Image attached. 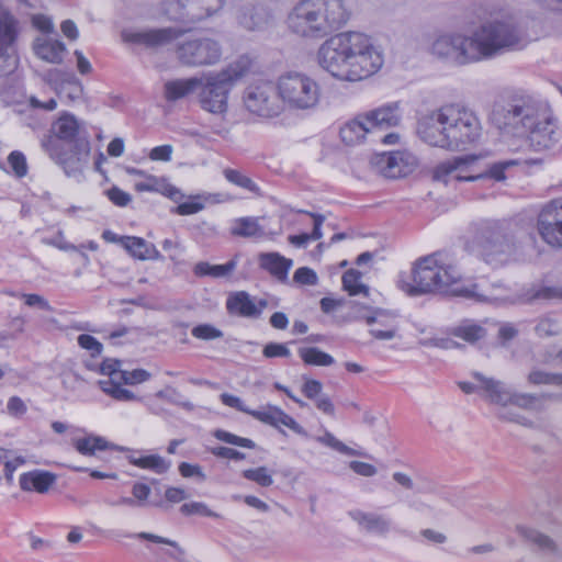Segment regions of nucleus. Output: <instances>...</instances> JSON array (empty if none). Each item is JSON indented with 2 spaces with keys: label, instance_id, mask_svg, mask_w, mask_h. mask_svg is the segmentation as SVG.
Masks as SVG:
<instances>
[{
  "label": "nucleus",
  "instance_id": "obj_16",
  "mask_svg": "<svg viewBox=\"0 0 562 562\" xmlns=\"http://www.w3.org/2000/svg\"><path fill=\"white\" fill-rule=\"evenodd\" d=\"M562 135L557 120L551 117L544 110H540L538 120L528 128L527 136L530 147L537 151L554 148Z\"/></svg>",
  "mask_w": 562,
  "mask_h": 562
},
{
  "label": "nucleus",
  "instance_id": "obj_56",
  "mask_svg": "<svg viewBox=\"0 0 562 562\" xmlns=\"http://www.w3.org/2000/svg\"><path fill=\"white\" fill-rule=\"evenodd\" d=\"M8 162L11 166L14 175L22 178L27 173V164L25 156L18 150L12 151L8 157Z\"/></svg>",
  "mask_w": 562,
  "mask_h": 562
},
{
  "label": "nucleus",
  "instance_id": "obj_38",
  "mask_svg": "<svg viewBox=\"0 0 562 562\" xmlns=\"http://www.w3.org/2000/svg\"><path fill=\"white\" fill-rule=\"evenodd\" d=\"M517 530H518L519 535L526 541L536 546L539 550H541L546 553H555L557 552L555 543L547 535H543L535 529L524 527V526H518Z\"/></svg>",
  "mask_w": 562,
  "mask_h": 562
},
{
  "label": "nucleus",
  "instance_id": "obj_49",
  "mask_svg": "<svg viewBox=\"0 0 562 562\" xmlns=\"http://www.w3.org/2000/svg\"><path fill=\"white\" fill-rule=\"evenodd\" d=\"M517 165L516 160H504L492 164L486 170L479 172L482 179H493L495 181H503L506 179L505 170L509 167Z\"/></svg>",
  "mask_w": 562,
  "mask_h": 562
},
{
  "label": "nucleus",
  "instance_id": "obj_54",
  "mask_svg": "<svg viewBox=\"0 0 562 562\" xmlns=\"http://www.w3.org/2000/svg\"><path fill=\"white\" fill-rule=\"evenodd\" d=\"M180 512H181V514H183L186 516L201 515V516H205V517H214V518L218 517V514L211 510L207 507V505L202 502H191V503L183 504L180 507Z\"/></svg>",
  "mask_w": 562,
  "mask_h": 562
},
{
  "label": "nucleus",
  "instance_id": "obj_52",
  "mask_svg": "<svg viewBox=\"0 0 562 562\" xmlns=\"http://www.w3.org/2000/svg\"><path fill=\"white\" fill-rule=\"evenodd\" d=\"M214 437L221 441H224L229 445L254 449L256 447V443L248 438L236 436L232 432H228L226 430L217 429L214 431Z\"/></svg>",
  "mask_w": 562,
  "mask_h": 562
},
{
  "label": "nucleus",
  "instance_id": "obj_53",
  "mask_svg": "<svg viewBox=\"0 0 562 562\" xmlns=\"http://www.w3.org/2000/svg\"><path fill=\"white\" fill-rule=\"evenodd\" d=\"M243 476L249 481L256 482L258 485L263 487L270 486L273 483V479L269 474L266 467L245 470L243 471Z\"/></svg>",
  "mask_w": 562,
  "mask_h": 562
},
{
  "label": "nucleus",
  "instance_id": "obj_43",
  "mask_svg": "<svg viewBox=\"0 0 562 562\" xmlns=\"http://www.w3.org/2000/svg\"><path fill=\"white\" fill-rule=\"evenodd\" d=\"M120 380L108 379L99 381L101 390L112 396L114 400L131 402L136 398L133 392L121 386Z\"/></svg>",
  "mask_w": 562,
  "mask_h": 562
},
{
  "label": "nucleus",
  "instance_id": "obj_12",
  "mask_svg": "<svg viewBox=\"0 0 562 562\" xmlns=\"http://www.w3.org/2000/svg\"><path fill=\"white\" fill-rule=\"evenodd\" d=\"M45 151L58 164L67 176H77L82 172L90 155V142L83 137L75 146L63 147L59 140L45 139L42 143Z\"/></svg>",
  "mask_w": 562,
  "mask_h": 562
},
{
  "label": "nucleus",
  "instance_id": "obj_7",
  "mask_svg": "<svg viewBox=\"0 0 562 562\" xmlns=\"http://www.w3.org/2000/svg\"><path fill=\"white\" fill-rule=\"evenodd\" d=\"M477 384L471 382H459V387L465 393H481L487 401L493 404L507 405L514 404L524 409L540 411L543 407V400L550 398L552 395H533L528 393H514L502 381L486 378L480 372L473 373Z\"/></svg>",
  "mask_w": 562,
  "mask_h": 562
},
{
  "label": "nucleus",
  "instance_id": "obj_57",
  "mask_svg": "<svg viewBox=\"0 0 562 562\" xmlns=\"http://www.w3.org/2000/svg\"><path fill=\"white\" fill-rule=\"evenodd\" d=\"M77 341L82 349L90 351L92 357H98L102 353V344L91 335L81 334L78 336Z\"/></svg>",
  "mask_w": 562,
  "mask_h": 562
},
{
  "label": "nucleus",
  "instance_id": "obj_58",
  "mask_svg": "<svg viewBox=\"0 0 562 562\" xmlns=\"http://www.w3.org/2000/svg\"><path fill=\"white\" fill-rule=\"evenodd\" d=\"M293 281L302 285H316L318 277L313 269L301 267L294 272Z\"/></svg>",
  "mask_w": 562,
  "mask_h": 562
},
{
  "label": "nucleus",
  "instance_id": "obj_33",
  "mask_svg": "<svg viewBox=\"0 0 562 562\" xmlns=\"http://www.w3.org/2000/svg\"><path fill=\"white\" fill-rule=\"evenodd\" d=\"M34 50L38 58L52 64H60L66 47L65 44L58 40L43 38L37 40L34 45Z\"/></svg>",
  "mask_w": 562,
  "mask_h": 562
},
{
  "label": "nucleus",
  "instance_id": "obj_40",
  "mask_svg": "<svg viewBox=\"0 0 562 562\" xmlns=\"http://www.w3.org/2000/svg\"><path fill=\"white\" fill-rule=\"evenodd\" d=\"M231 233L234 236L247 238L263 236V229L256 217H240L235 220Z\"/></svg>",
  "mask_w": 562,
  "mask_h": 562
},
{
  "label": "nucleus",
  "instance_id": "obj_36",
  "mask_svg": "<svg viewBox=\"0 0 562 562\" xmlns=\"http://www.w3.org/2000/svg\"><path fill=\"white\" fill-rule=\"evenodd\" d=\"M226 0H189V10L193 21L204 20L221 11Z\"/></svg>",
  "mask_w": 562,
  "mask_h": 562
},
{
  "label": "nucleus",
  "instance_id": "obj_20",
  "mask_svg": "<svg viewBox=\"0 0 562 562\" xmlns=\"http://www.w3.org/2000/svg\"><path fill=\"white\" fill-rule=\"evenodd\" d=\"M271 20L272 13L262 0H243L237 9V21L248 31L262 30Z\"/></svg>",
  "mask_w": 562,
  "mask_h": 562
},
{
  "label": "nucleus",
  "instance_id": "obj_30",
  "mask_svg": "<svg viewBox=\"0 0 562 562\" xmlns=\"http://www.w3.org/2000/svg\"><path fill=\"white\" fill-rule=\"evenodd\" d=\"M293 261L281 256L279 252H262L259 255L260 268L267 270L271 276L280 281L288 279L289 270Z\"/></svg>",
  "mask_w": 562,
  "mask_h": 562
},
{
  "label": "nucleus",
  "instance_id": "obj_17",
  "mask_svg": "<svg viewBox=\"0 0 562 562\" xmlns=\"http://www.w3.org/2000/svg\"><path fill=\"white\" fill-rule=\"evenodd\" d=\"M537 229L548 245L562 248V199L551 201L541 210Z\"/></svg>",
  "mask_w": 562,
  "mask_h": 562
},
{
  "label": "nucleus",
  "instance_id": "obj_50",
  "mask_svg": "<svg viewBox=\"0 0 562 562\" xmlns=\"http://www.w3.org/2000/svg\"><path fill=\"white\" fill-rule=\"evenodd\" d=\"M528 382L533 385H561L562 374L549 373L542 370H532L528 374Z\"/></svg>",
  "mask_w": 562,
  "mask_h": 562
},
{
  "label": "nucleus",
  "instance_id": "obj_32",
  "mask_svg": "<svg viewBox=\"0 0 562 562\" xmlns=\"http://www.w3.org/2000/svg\"><path fill=\"white\" fill-rule=\"evenodd\" d=\"M367 134H372L364 115L346 123L340 128V138L346 145H357L361 143Z\"/></svg>",
  "mask_w": 562,
  "mask_h": 562
},
{
  "label": "nucleus",
  "instance_id": "obj_10",
  "mask_svg": "<svg viewBox=\"0 0 562 562\" xmlns=\"http://www.w3.org/2000/svg\"><path fill=\"white\" fill-rule=\"evenodd\" d=\"M541 108L530 98H517L496 104L491 120L501 131L514 136H525L531 124L538 120Z\"/></svg>",
  "mask_w": 562,
  "mask_h": 562
},
{
  "label": "nucleus",
  "instance_id": "obj_1",
  "mask_svg": "<svg viewBox=\"0 0 562 562\" xmlns=\"http://www.w3.org/2000/svg\"><path fill=\"white\" fill-rule=\"evenodd\" d=\"M461 273L452 260L443 252H434L419 258L411 272L409 280L401 279L400 289L411 296L429 293H450L476 302H495L506 295L502 283H474L470 286H454Z\"/></svg>",
  "mask_w": 562,
  "mask_h": 562
},
{
  "label": "nucleus",
  "instance_id": "obj_23",
  "mask_svg": "<svg viewBox=\"0 0 562 562\" xmlns=\"http://www.w3.org/2000/svg\"><path fill=\"white\" fill-rule=\"evenodd\" d=\"M363 115L372 133L397 126L402 119L397 102L385 104Z\"/></svg>",
  "mask_w": 562,
  "mask_h": 562
},
{
  "label": "nucleus",
  "instance_id": "obj_3",
  "mask_svg": "<svg viewBox=\"0 0 562 562\" xmlns=\"http://www.w3.org/2000/svg\"><path fill=\"white\" fill-rule=\"evenodd\" d=\"M349 19L342 0H300L286 18L291 33L321 40L340 29Z\"/></svg>",
  "mask_w": 562,
  "mask_h": 562
},
{
  "label": "nucleus",
  "instance_id": "obj_4",
  "mask_svg": "<svg viewBox=\"0 0 562 562\" xmlns=\"http://www.w3.org/2000/svg\"><path fill=\"white\" fill-rule=\"evenodd\" d=\"M533 236L509 221H487L479 225L474 241L482 259L490 266L502 267L517 260Z\"/></svg>",
  "mask_w": 562,
  "mask_h": 562
},
{
  "label": "nucleus",
  "instance_id": "obj_13",
  "mask_svg": "<svg viewBox=\"0 0 562 562\" xmlns=\"http://www.w3.org/2000/svg\"><path fill=\"white\" fill-rule=\"evenodd\" d=\"M432 53L456 65L481 61L473 33L441 35L432 43Z\"/></svg>",
  "mask_w": 562,
  "mask_h": 562
},
{
  "label": "nucleus",
  "instance_id": "obj_27",
  "mask_svg": "<svg viewBox=\"0 0 562 562\" xmlns=\"http://www.w3.org/2000/svg\"><path fill=\"white\" fill-rule=\"evenodd\" d=\"M371 164L386 178L395 179L406 175L403 154L398 151L378 154Z\"/></svg>",
  "mask_w": 562,
  "mask_h": 562
},
{
  "label": "nucleus",
  "instance_id": "obj_15",
  "mask_svg": "<svg viewBox=\"0 0 562 562\" xmlns=\"http://www.w3.org/2000/svg\"><path fill=\"white\" fill-rule=\"evenodd\" d=\"M277 86L262 82L249 86L244 93V103L247 110L258 116L273 117L280 114L282 105L278 100Z\"/></svg>",
  "mask_w": 562,
  "mask_h": 562
},
{
  "label": "nucleus",
  "instance_id": "obj_24",
  "mask_svg": "<svg viewBox=\"0 0 562 562\" xmlns=\"http://www.w3.org/2000/svg\"><path fill=\"white\" fill-rule=\"evenodd\" d=\"M358 527L367 533L386 536L391 530V519L376 513L353 509L348 513Z\"/></svg>",
  "mask_w": 562,
  "mask_h": 562
},
{
  "label": "nucleus",
  "instance_id": "obj_2",
  "mask_svg": "<svg viewBox=\"0 0 562 562\" xmlns=\"http://www.w3.org/2000/svg\"><path fill=\"white\" fill-rule=\"evenodd\" d=\"M318 65L344 81H360L383 65L380 50L360 32H344L327 38L317 50Z\"/></svg>",
  "mask_w": 562,
  "mask_h": 562
},
{
  "label": "nucleus",
  "instance_id": "obj_61",
  "mask_svg": "<svg viewBox=\"0 0 562 562\" xmlns=\"http://www.w3.org/2000/svg\"><path fill=\"white\" fill-rule=\"evenodd\" d=\"M366 322L368 325L372 326L374 324H379L382 327L386 328V324H395V315L393 313L375 310L373 315L367 316Z\"/></svg>",
  "mask_w": 562,
  "mask_h": 562
},
{
  "label": "nucleus",
  "instance_id": "obj_46",
  "mask_svg": "<svg viewBox=\"0 0 562 562\" xmlns=\"http://www.w3.org/2000/svg\"><path fill=\"white\" fill-rule=\"evenodd\" d=\"M315 440L346 456L367 457L364 452L348 447L327 430L324 432L323 436L315 437Z\"/></svg>",
  "mask_w": 562,
  "mask_h": 562
},
{
  "label": "nucleus",
  "instance_id": "obj_31",
  "mask_svg": "<svg viewBox=\"0 0 562 562\" xmlns=\"http://www.w3.org/2000/svg\"><path fill=\"white\" fill-rule=\"evenodd\" d=\"M123 248L134 258L139 260H160L161 254L154 244L136 236H125Z\"/></svg>",
  "mask_w": 562,
  "mask_h": 562
},
{
  "label": "nucleus",
  "instance_id": "obj_60",
  "mask_svg": "<svg viewBox=\"0 0 562 562\" xmlns=\"http://www.w3.org/2000/svg\"><path fill=\"white\" fill-rule=\"evenodd\" d=\"M149 378L150 373L144 369L120 372V381H122L125 384L143 383L147 381Z\"/></svg>",
  "mask_w": 562,
  "mask_h": 562
},
{
  "label": "nucleus",
  "instance_id": "obj_34",
  "mask_svg": "<svg viewBox=\"0 0 562 562\" xmlns=\"http://www.w3.org/2000/svg\"><path fill=\"white\" fill-rule=\"evenodd\" d=\"M127 460L131 464L137 468L150 470L157 474H164L170 468V462L166 461L159 454H131L127 457Z\"/></svg>",
  "mask_w": 562,
  "mask_h": 562
},
{
  "label": "nucleus",
  "instance_id": "obj_42",
  "mask_svg": "<svg viewBox=\"0 0 562 562\" xmlns=\"http://www.w3.org/2000/svg\"><path fill=\"white\" fill-rule=\"evenodd\" d=\"M299 355L307 366L329 367L334 364V358L316 347H302Z\"/></svg>",
  "mask_w": 562,
  "mask_h": 562
},
{
  "label": "nucleus",
  "instance_id": "obj_29",
  "mask_svg": "<svg viewBox=\"0 0 562 562\" xmlns=\"http://www.w3.org/2000/svg\"><path fill=\"white\" fill-rule=\"evenodd\" d=\"M203 83L199 77L169 80L164 85V95L169 102H175L193 93Z\"/></svg>",
  "mask_w": 562,
  "mask_h": 562
},
{
  "label": "nucleus",
  "instance_id": "obj_6",
  "mask_svg": "<svg viewBox=\"0 0 562 562\" xmlns=\"http://www.w3.org/2000/svg\"><path fill=\"white\" fill-rule=\"evenodd\" d=\"M473 36L480 60L518 48L524 40V33L513 16L486 21L473 32Z\"/></svg>",
  "mask_w": 562,
  "mask_h": 562
},
{
  "label": "nucleus",
  "instance_id": "obj_8",
  "mask_svg": "<svg viewBox=\"0 0 562 562\" xmlns=\"http://www.w3.org/2000/svg\"><path fill=\"white\" fill-rule=\"evenodd\" d=\"M442 106L448 150H464L476 143L482 134V126L475 112L459 103Z\"/></svg>",
  "mask_w": 562,
  "mask_h": 562
},
{
  "label": "nucleus",
  "instance_id": "obj_11",
  "mask_svg": "<svg viewBox=\"0 0 562 562\" xmlns=\"http://www.w3.org/2000/svg\"><path fill=\"white\" fill-rule=\"evenodd\" d=\"M175 53L183 66H212L220 61L222 47L211 37L192 35L180 38L176 44Z\"/></svg>",
  "mask_w": 562,
  "mask_h": 562
},
{
  "label": "nucleus",
  "instance_id": "obj_14",
  "mask_svg": "<svg viewBox=\"0 0 562 562\" xmlns=\"http://www.w3.org/2000/svg\"><path fill=\"white\" fill-rule=\"evenodd\" d=\"M221 400L223 404L247 413L261 423L273 426L276 428H279L280 425H282L290 428L292 431L300 436L308 437L306 430L299 423H296L294 418H292L277 406H268L263 411L249 409L244 406L243 401L239 397L227 393H223L221 395Z\"/></svg>",
  "mask_w": 562,
  "mask_h": 562
},
{
  "label": "nucleus",
  "instance_id": "obj_19",
  "mask_svg": "<svg viewBox=\"0 0 562 562\" xmlns=\"http://www.w3.org/2000/svg\"><path fill=\"white\" fill-rule=\"evenodd\" d=\"M127 537L169 547L154 548L149 544L147 546L148 551L153 554L156 562H167V559H171L176 562H188L186 550L182 547H180V544L177 541L146 531L131 533L127 535Z\"/></svg>",
  "mask_w": 562,
  "mask_h": 562
},
{
  "label": "nucleus",
  "instance_id": "obj_41",
  "mask_svg": "<svg viewBox=\"0 0 562 562\" xmlns=\"http://www.w3.org/2000/svg\"><path fill=\"white\" fill-rule=\"evenodd\" d=\"M450 333L452 336L470 344H474L486 335L485 328L470 321H464L460 325L451 328Z\"/></svg>",
  "mask_w": 562,
  "mask_h": 562
},
{
  "label": "nucleus",
  "instance_id": "obj_48",
  "mask_svg": "<svg viewBox=\"0 0 562 562\" xmlns=\"http://www.w3.org/2000/svg\"><path fill=\"white\" fill-rule=\"evenodd\" d=\"M224 177L228 182L243 189H246L249 192L259 194V187L243 172L227 168L224 170Z\"/></svg>",
  "mask_w": 562,
  "mask_h": 562
},
{
  "label": "nucleus",
  "instance_id": "obj_35",
  "mask_svg": "<svg viewBox=\"0 0 562 562\" xmlns=\"http://www.w3.org/2000/svg\"><path fill=\"white\" fill-rule=\"evenodd\" d=\"M237 267V260L231 259L224 265H211L206 261H200L193 267V273L196 277L224 278L229 276Z\"/></svg>",
  "mask_w": 562,
  "mask_h": 562
},
{
  "label": "nucleus",
  "instance_id": "obj_18",
  "mask_svg": "<svg viewBox=\"0 0 562 562\" xmlns=\"http://www.w3.org/2000/svg\"><path fill=\"white\" fill-rule=\"evenodd\" d=\"M443 106L424 115L417 123L418 137L429 146L439 147L448 150V138L443 131Z\"/></svg>",
  "mask_w": 562,
  "mask_h": 562
},
{
  "label": "nucleus",
  "instance_id": "obj_22",
  "mask_svg": "<svg viewBox=\"0 0 562 562\" xmlns=\"http://www.w3.org/2000/svg\"><path fill=\"white\" fill-rule=\"evenodd\" d=\"M53 136L47 139L59 140L63 147L75 146L81 137L89 140V134L72 114H64L52 125Z\"/></svg>",
  "mask_w": 562,
  "mask_h": 562
},
{
  "label": "nucleus",
  "instance_id": "obj_39",
  "mask_svg": "<svg viewBox=\"0 0 562 562\" xmlns=\"http://www.w3.org/2000/svg\"><path fill=\"white\" fill-rule=\"evenodd\" d=\"M188 4L189 0H165L161 10L170 20L194 22Z\"/></svg>",
  "mask_w": 562,
  "mask_h": 562
},
{
  "label": "nucleus",
  "instance_id": "obj_47",
  "mask_svg": "<svg viewBox=\"0 0 562 562\" xmlns=\"http://www.w3.org/2000/svg\"><path fill=\"white\" fill-rule=\"evenodd\" d=\"M361 272L356 269H349L342 274V288L349 295H357L360 293L368 294V286L359 283Z\"/></svg>",
  "mask_w": 562,
  "mask_h": 562
},
{
  "label": "nucleus",
  "instance_id": "obj_44",
  "mask_svg": "<svg viewBox=\"0 0 562 562\" xmlns=\"http://www.w3.org/2000/svg\"><path fill=\"white\" fill-rule=\"evenodd\" d=\"M562 326L560 321L553 315L540 317L535 326V333L540 338H549L561 334Z\"/></svg>",
  "mask_w": 562,
  "mask_h": 562
},
{
  "label": "nucleus",
  "instance_id": "obj_26",
  "mask_svg": "<svg viewBox=\"0 0 562 562\" xmlns=\"http://www.w3.org/2000/svg\"><path fill=\"white\" fill-rule=\"evenodd\" d=\"M227 313L234 316L246 318H259L260 308H257L250 294L246 291L233 292L226 300Z\"/></svg>",
  "mask_w": 562,
  "mask_h": 562
},
{
  "label": "nucleus",
  "instance_id": "obj_64",
  "mask_svg": "<svg viewBox=\"0 0 562 562\" xmlns=\"http://www.w3.org/2000/svg\"><path fill=\"white\" fill-rule=\"evenodd\" d=\"M106 195L113 204L121 207L126 206L132 201L131 194L117 187H112L106 191Z\"/></svg>",
  "mask_w": 562,
  "mask_h": 562
},
{
  "label": "nucleus",
  "instance_id": "obj_37",
  "mask_svg": "<svg viewBox=\"0 0 562 562\" xmlns=\"http://www.w3.org/2000/svg\"><path fill=\"white\" fill-rule=\"evenodd\" d=\"M477 160L474 155L463 157H454L451 159L452 166L456 167L454 180L456 181H476L482 179V175L474 173L472 165Z\"/></svg>",
  "mask_w": 562,
  "mask_h": 562
},
{
  "label": "nucleus",
  "instance_id": "obj_63",
  "mask_svg": "<svg viewBox=\"0 0 562 562\" xmlns=\"http://www.w3.org/2000/svg\"><path fill=\"white\" fill-rule=\"evenodd\" d=\"M179 473L183 477H198L201 482L205 481L206 475L199 464H191L188 462H181L178 467Z\"/></svg>",
  "mask_w": 562,
  "mask_h": 562
},
{
  "label": "nucleus",
  "instance_id": "obj_9",
  "mask_svg": "<svg viewBox=\"0 0 562 562\" xmlns=\"http://www.w3.org/2000/svg\"><path fill=\"white\" fill-rule=\"evenodd\" d=\"M277 93L283 106L291 111L314 110L321 101V87L303 72L290 71L279 77Z\"/></svg>",
  "mask_w": 562,
  "mask_h": 562
},
{
  "label": "nucleus",
  "instance_id": "obj_45",
  "mask_svg": "<svg viewBox=\"0 0 562 562\" xmlns=\"http://www.w3.org/2000/svg\"><path fill=\"white\" fill-rule=\"evenodd\" d=\"M108 447V441L98 436H89L75 441V448L83 456H93L97 450H105Z\"/></svg>",
  "mask_w": 562,
  "mask_h": 562
},
{
  "label": "nucleus",
  "instance_id": "obj_59",
  "mask_svg": "<svg viewBox=\"0 0 562 562\" xmlns=\"http://www.w3.org/2000/svg\"><path fill=\"white\" fill-rule=\"evenodd\" d=\"M262 355L266 358H289L291 351L286 344L268 342L262 349Z\"/></svg>",
  "mask_w": 562,
  "mask_h": 562
},
{
  "label": "nucleus",
  "instance_id": "obj_62",
  "mask_svg": "<svg viewBox=\"0 0 562 562\" xmlns=\"http://www.w3.org/2000/svg\"><path fill=\"white\" fill-rule=\"evenodd\" d=\"M134 188L138 192H158L162 189V180L155 176H146L145 180L136 182Z\"/></svg>",
  "mask_w": 562,
  "mask_h": 562
},
{
  "label": "nucleus",
  "instance_id": "obj_28",
  "mask_svg": "<svg viewBox=\"0 0 562 562\" xmlns=\"http://www.w3.org/2000/svg\"><path fill=\"white\" fill-rule=\"evenodd\" d=\"M56 480V474L52 472L44 470H33L21 474L20 487L25 492L35 491L37 493L44 494L55 484Z\"/></svg>",
  "mask_w": 562,
  "mask_h": 562
},
{
  "label": "nucleus",
  "instance_id": "obj_25",
  "mask_svg": "<svg viewBox=\"0 0 562 562\" xmlns=\"http://www.w3.org/2000/svg\"><path fill=\"white\" fill-rule=\"evenodd\" d=\"M18 21L10 13V11L0 5V59L9 55V49L12 48L16 36ZM5 75V71L0 69V78Z\"/></svg>",
  "mask_w": 562,
  "mask_h": 562
},
{
  "label": "nucleus",
  "instance_id": "obj_55",
  "mask_svg": "<svg viewBox=\"0 0 562 562\" xmlns=\"http://www.w3.org/2000/svg\"><path fill=\"white\" fill-rule=\"evenodd\" d=\"M193 337L201 340H212L223 337V331L210 324H201L192 328Z\"/></svg>",
  "mask_w": 562,
  "mask_h": 562
},
{
  "label": "nucleus",
  "instance_id": "obj_5",
  "mask_svg": "<svg viewBox=\"0 0 562 562\" xmlns=\"http://www.w3.org/2000/svg\"><path fill=\"white\" fill-rule=\"evenodd\" d=\"M251 68V59L240 56L218 72H209L203 77L199 87V102L201 108L213 114L227 111V97L233 86L245 77Z\"/></svg>",
  "mask_w": 562,
  "mask_h": 562
},
{
  "label": "nucleus",
  "instance_id": "obj_21",
  "mask_svg": "<svg viewBox=\"0 0 562 562\" xmlns=\"http://www.w3.org/2000/svg\"><path fill=\"white\" fill-rule=\"evenodd\" d=\"M182 35V31L175 27L153 29L142 32H123L124 42L140 44L147 48H157L165 46L178 40Z\"/></svg>",
  "mask_w": 562,
  "mask_h": 562
},
{
  "label": "nucleus",
  "instance_id": "obj_51",
  "mask_svg": "<svg viewBox=\"0 0 562 562\" xmlns=\"http://www.w3.org/2000/svg\"><path fill=\"white\" fill-rule=\"evenodd\" d=\"M454 169L456 167L452 166L451 159L442 161L432 169L431 178L434 181L442 182L447 186L454 180Z\"/></svg>",
  "mask_w": 562,
  "mask_h": 562
}]
</instances>
